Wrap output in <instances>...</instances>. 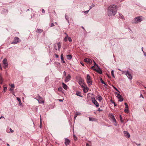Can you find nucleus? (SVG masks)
I'll use <instances>...</instances> for the list:
<instances>
[{
	"label": "nucleus",
	"mask_w": 146,
	"mask_h": 146,
	"mask_svg": "<svg viewBox=\"0 0 146 146\" xmlns=\"http://www.w3.org/2000/svg\"><path fill=\"white\" fill-rule=\"evenodd\" d=\"M117 6L115 5H111L108 8V14L109 16H114L116 13Z\"/></svg>",
	"instance_id": "obj_1"
},
{
	"label": "nucleus",
	"mask_w": 146,
	"mask_h": 146,
	"mask_svg": "<svg viewBox=\"0 0 146 146\" xmlns=\"http://www.w3.org/2000/svg\"><path fill=\"white\" fill-rule=\"evenodd\" d=\"M142 20V18L140 17H137L132 20V23H137Z\"/></svg>",
	"instance_id": "obj_2"
},
{
	"label": "nucleus",
	"mask_w": 146,
	"mask_h": 146,
	"mask_svg": "<svg viewBox=\"0 0 146 146\" xmlns=\"http://www.w3.org/2000/svg\"><path fill=\"white\" fill-rule=\"evenodd\" d=\"M38 101L39 104L43 103H44V101L43 100L42 98L40 96L39 94L38 95V96L35 98Z\"/></svg>",
	"instance_id": "obj_3"
},
{
	"label": "nucleus",
	"mask_w": 146,
	"mask_h": 146,
	"mask_svg": "<svg viewBox=\"0 0 146 146\" xmlns=\"http://www.w3.org/2000/svg\"><path fill=\"white\" fill-rule=\"evenodd\" d=\"M21 41L20 39L17 37H15L13 41L12 42V44H16Z\"/></svg>",
	"instance_id": "obj_4"
},
{
	"label": "nucleus",
	"mask_w": 146,
	"mask_h": 146,
	"mask_svg": "<svg viewBox=\"0 0 146 146\" xmlns=\"http://www.w3.org/2000/svg\"><path fill=\"white\" fill-rule=\"evenodd\" d=\"M78 83L82 87H84V86H86L84 84V80L81 78H80L78 81Z\"/></svg>",
	"instance_id": "obj_5"
},
{
	"label": "nucleus",
	"mask_w": 146,
	"mask_h": 146,
	"mask_svg": "<svg viewBox=\"0 0 146 146\" xmlns=\"http://www.w3.org/2000/svg\"><path fill=\"white\" fill-rule=\"evenodd\" d=\"M3 62L4 68H7L8 66V63L7 62V59L6 58L4 59L3 61Z\"/></svg>",
	"instance_id": "obj_6"
},
{
	"label": "nucleus",
	"mask_w": 146,
	"mask_h": 146,
	"mask_svg": "<svg viewBox=\"0 0 146 146\" xmlns=\"http://www.w3.org/2000/svg\"><path fill=\"white\" fill-rule=\"evenodd\" d=\"M116 94H117V97L119 99V101L121 102L123 101V98L117 92H116Z\"/></svg>",
	"instance_id": "obj_7"
},
{
	"label": "nucleus",
	"mask_w": 146,
	"mask_h": 146,
	"mask_svg": "<svg viewBox=\"0 0 146 146\" xmlns=\"http://www.w3.org/2000/svg\"><path fill=\"white\" fill-rule=\"evenodd\" d=\"M96 66H97V68H94V70L96 71L99 73L100 74H102V70L100 69V67H99L97 65H96Z\"/></svg>",
	"instance_id": "obj_8"
},
{
	"label": "nucleus",
	"mask_w": 146,
	"mask_h": 146,
	"mask_svg": "<svg viewBox=\"0 0 146 146\" xmlns=\"http://www.w3.org/2000/svg\"><path fill=\"white\" fill-rule=\"evenodd\" d=\"M125 75L127 76L129 79L130 80L132 79V77L128 70L127 71V72L125 73Z\"/></svg>",
	"instance_id": "obj_9"
},
{
	"label": "nucleus",
	"mask_w": 146,
	"mask_h": 146,
	"mask_svg": "<svg viewBox=\"0 0 146 146\" xmlns=\"http://www.w3.org/2000/svg\"><path fill=\"white\" fill-rule=\"evenodd\" d=\"M92 101L93 104L96 105V107H98L99 106V105L98 102L95 100L94 98H93L92 99Z\"/></svg>",
	"instance_id": "obj_10"
},
{
	"label": "nucleus",
	"mask_w": 146,
	"mask_h": 146,
	"mask_svg": "<svg viewBox=\"0 0 146 146\" xmlns=\"http://www.w3.org/2000/svg\"><path fill=\"white\" fill-rule=\"evenodd\" d=\"M71 78V76L70 74H68L67 76H66V78L65 79V82H68Z\"/></svg>",
	"instance_id": "obj_11"
},
{
	"label": "nucleus",
	"mask_w": 146,
	"mask_h": 146,
	"mask_svg": "<svg viewBox=\"0 0 146 146\" xmlns=\"http://www.w3.org/2000/svg\"><path fill=\"white\" fill-rule=\"evenodd\" d=\"M84 62L89 64H91L92 63V61L90 59L88 58H85L84 59Z\"/></svg>",
	"instance_id": "obj_12"
},
{
	"label": "nucleus",
	"mask_w": 146,
	"mask_h": 146,
	"mask_svg": "<svg viewBox=\"0 0 146 146\" xmlns=\"http://www.w3.org/2000/svg\"><path fill=\"white\" fill-rule=\"evenodd\" d=\"M64 143L66 146H67L69 144L70 142V140L67 138H66L65 139Z\"/></svg>",
	"instance_id": "obj_13"
},
{
	"label": "nucleus",
	"mask_w": 146,
	"mask_h": 146,
	"mask_svg": "<svg viewBox=\"0 0 146 146\" xmlns=\"http://www.w3.org/2000/svg\"><path fill=\"white\" fill-rule=\"evenodd\" d=\"M125 112L127 113L129 112L128 106L126 103H125Z\"/></svg>",
	"instance_id": "obj_14"
},
{
	"label": "nucleus",
	"mask_w": 146,
	"mask_h": 146,
	"mask_svg": "<svg viewBox=\"0 0 146 146\" xmlns=\"http://www.w3.org/2000/svg\"><path fill=\"white\" fill-rule=\"evenodd\" d=\"M123 133L125 137L127 138H129L130 137V135L129 133L127 132V131H124L123 132Z\"/></svg>",
	"instance_id": "obj_15"
},
{
	"label": "nucleus",
	"mask_w": 146,
	"mask_h": 146,
	"mask_svg": "<svg viewBox=\"0 0 146 146\" xmlns=\"http://www.w3.org/2000/svg\"><path fill=\"white\" fill-rule=\"evenodd\" d=\"M86 86H84V87H82L83 88V91L85 93L87 92L89 89V88Z\"/></svg>",
	"instance_id": "obj_16"
},
{
	"label": "nucleus",
	"mask_w": 146,
	"mask_h": 146,
	"mask_svg": "<svg viewBox=\"0 0 146 146\" xmlns=\"http://www.w3.org/2000/svg\"><path fill=\"white\" fill-rule=\"evenodd\" d=\"M86 82L89 86L92 85V80H86Z\"/></svg>",
	"instance_id": "obj_17"
},
{
	"label": "nucleus",
	"mask_w": 146,
	"mask_h": 146,
	"mask_svg": "<svg viewBox=\"0 0 146 146\" xmlns=\"http://www.w3.org/2000/svg\"><path fill=\"white\" fill-rule=\"evenodd\" d=\"M43 31L42 29H37L36 31V32L39 33H42Z\"/></svg>",
	"instance_id": "obj_18"
},
{
	"label": "nucleus",
	"mask_w": 146,
	"mask_h": 146,
	"mask_svg": "<svg viewBox=\"0 0 146 146\" xmlns=\"http://www.w3.org/2000/svg\"><path fill=\"white\" fill-rule=\"evenodd\" d=\"M64 34H65L66 35V36L64 38V40L66 42L68 40V36L67 34L65 33H64Z\"/></svg>",
	"instance_id": "obj_19"
},
{
	"label": "nucleus",
	"mask_w": 146,
	"mask_h": 146,
	"mask_svg": "<svg viewBox=\"0 0 146 146\" xmlns=\"http://www.w3.org/2000/svg\"><path fill=\"white\" fill-rule=\"evenodd\" d=\"M62 86L64 89L66 90L67 89V86L64 82H62Z\"/></svg>",
	"instance_id": "obj_20"
},
{
	"label": "nucleus",
	"mask_w": 146,
	"mask_h": 146,
	"mask_svg": "<svg viewBox=\"0 0 146 146\" xmlns=\"http://www.w3.org/2000/svg\"><path fill=\"white\" fill-rule=\"evenodd\" d=\"M3 79L0 73V84H2L3 83Z\"/></svg>",
	"instance_id": "obj_21"
},
{
	"label": "nucleus",
	"mask_w": 146,
	"mask_h": 146,
	"mask_svg": "<svg viewBox=\"0 0 146 146\" xmlns=\"http://www.w3.org/2000/svg\"><path fill=\"white\" fill-rule=\"evenodd\" d=\"M76 94L77 96H79L80 97H82V95H81V92H77L76 93Z\"/></svg>",
	"instance_id": "obj_22"
},
{
	"label": "nucleus",
	"mask_w": 146,
	"mask_h": 146,
	"mask_svg": "<svg viewBox=\"0 0 146 146\" xmlns=\"http://www.w3.org/2000/svg\"><path fill=\"white\" fill-rule=\"evenodd\" d=\"M97 97L98 98V100L99 101H101L102 100V98L101 96H100V95H98L97 96Z\"/></svg>",
	"instance_id": "obj_23"
},
{
	"label": "nucleus",
	"mask_w": 146,
	"mask_h": 146,
	"mask_svg": "<svg viewBox=\"0 0 146 146\" xmlns=\"http://www.w3.org/2000/svg\"><path fill=\"white\" fill-rule=\"evenodd\" d=\"M67 58L68 59L70 60L72 58V56L70 55H68L67 56Z\"/></svg>",
	"instance_id": "obj_24"
},
{
	"label": "nucleus",
	"mask_w": 146,
	"mask_h": 146,
	"mask_svg": "<svg viewBox=\"0 0 146 146\" xmlns=\"http://www.w3.org/2000/svg\"><path fill=\"white\" fill-rule=\"evenodd\" d=\"M86 80H91V78L89 74H88L87 75Z\"/></svg>",
	"instance_id": "obj_25"
},
{
	"label": "nucleus",
	"mask_w": 146,
	"mask_h": 146,
	"mask_svg": "<svg viewBox=\"0 0 146 146\" xmlns=\"http://www.w3.org/2000/svg\"><path fill=\"white\" fill-rule=\"evenodd\" d=\"M73 137L74 140L75 141H76L77 140V137L76 136V135L74 134L73 135Z\"/></svg>",
	"instance_id": "obj_26"
},
{
	"label": "nucleus",
	"mask_w": 146,
	"mask_h": 146,
	"mask_svg": "<svg viewBox=\"0 0 146 146\" xmlns=\"http://www.w3.org/2000/svg\"><path fill=\"white\" fill-rule=\"evenodd\" d=\"M63 90V89L61 87H59L58 88V90L60 92H62Z\"/></svg>",
	"instance_id": "obj_27"
},
{
	"label": "nucleus",
	"mask_w": 146,
	"mask_h": 146,
	"mask_svg": "<svg viewBox=\"0 0 146 146\" xmlns=\"http://www.w3.org/2000/svg\"><path fill=\"white\" fill-rule=\"evenodd\" d=\"M89 119L90 121H94L95 120V119L94 118H93V117H89Z\"/></svg>",
	"instance_id": "obj_28"
},
{
	"label": "nucleus",
	"mask_w": 146,
	"mask_h": 146,
	"mask_svg": "<svg viewBox=\"0 0 146 146\" xmlns=\"http://www.w3.org/2000/svg\"><path fill=\"white\" fill-rule=\"evenodd\" d=\"M119 17L121 19H123V15H122L121 14H119Z\"/></svg>",
	"instance_id": "obj_29"
},
{
	"label": "nucleus",
	"mask_w": 146,
	"mask_h": 146,
	"mask_svg": "<svg viewBox=\"0 0 146 146\" xmlns=\"http://www.w3.org/2000/svg\"><path fill=\"white\" fill-rule=\"evenodd\" d=\"M111 74L113 78H115V76L114 74V71L113 70H112L111 71Z\"/></svg>",
	"instance_id": "obj_30"
},
{
	"label": "nucleus",
	"mask_w": 146,
	"mask_h": 146,
	"mask_svg": "<svg viewBox=\"0 0 146 146\" xmlns=\"http://www.w3.org/2000/svg\"><path fill=\"white\" fill-rule=\"evenodd\" d=\"M61 60H63V56L62 54H61Z\"/></svg>",
	"instance_id": "obj_31"
},
{
	"label": "nucleus",
	"mask_w": 146,
	"mask_h": 146,
	"mask_svg": "<svg viewBox=\"0 0 146 146\" xmlns=\"http://www.w3.org/2000/svg\"><path fill=\"white\" fill-rule=\"evenodd\" d=\"M101 82L102 83V84H104L105 85H106V86H107V84H106L105 82L104 81H103V80H102V81H101Z\"/></svg>",
	"instance_id": "obj_32"
},
{
	"label": "nucleus",
	"mask_w": 146,
	"mask_h": 146,
	"mask_svg": "<svg viewBox=\"0 0 146 146\" xmlns=\"http://www.w3.org/2000/svg\"><path fill=\"white\" fill-rule=\"evenodd\" d=\"M17 99L19 101V103H21V100L19 98L17 97Z\"/></svg>",
	"instance_id": "obj_33"
},
{
	"label": "nucleus",
	"mask_w": 146,
	"mask_h": 146,
	"mask_svg": "<svg viewBox=\"0 0 146 146\" xmlns=\"http://www.w3.org/2000/svg\"><path fill=\"white\" fill-rule=\"evenodd\" d=\"M68 40L69 42H71L72 41V40L70 37H68Z\"/></svg>",
	"instance_id": "obj_34"
},
{
	"label": "nucleus",
	"mask_w": 146,
	"mask_h": 146,
	"mask_svg": "<svg viewBox=\"0 0 146 146\" xmlns=\"http://www.w3.org/2000/svg\"><path fill=\"white\" fill-rule=\"evenodd\" d=\"M75 115H76V116H77L78 115H81V113H80V112H77Z\"/></svg>",
	"instance_id": "obj_35"
},
{
	"label": "nucleus",
	"mask_w": 146,
	"mask_h": 146,
	"mask_svg": "<svg viewBox=\"0 0 146 146\" xmlns=\"http://www.w3.org/2000/svg\"><path fill=\"white\" fill-rule=\"evenodd\" d=\"M11 88H14L15 87V85L14 84H11Z\"/></svg>",
	"instance_id": "obj_36"
},
{
	"label": "nucleus",
	"mask_w": 146,
	"mask_h": 146,
	"mask_svg": "<svg viewBox=\"0 0 146 146\" xmlns=\"http://www.w3.org/2000/svg\"><path fill=\"white\" fill-rule=\"evenodd\" d=\"M7 90V87H4V90H4V92H5Z\"/></svg>",
	"instance_id": "obj_37"
},
{
	"label": "nucleus",
	"mask_w": 146,
	"mask_h": 146,
	"mask_svg": "<svg viewBox=\"0 0 146 146\" xmlns=\"http://www.w3.org/2000/svg\"><path fill=\"white\" fill-rule=\"evenodd\" d=\"M112 120L115 123H116V120L115 119V118H113V119H112Z\"/></svg>",
	"instance_id": "obj_38"
},
{
	"label": "nucleus",
	"mask_w": 146,
	"mask_h": 146,
	"mask_svg": "<svg viewBox=\"0 0 146 146\" xmlns=\"http://www.w3.org/2000/svg\"><path fill=\"white\" fill-rule=\"evenodd\" d=\"M54 26V24L53 23H51L50 24V27H52Z\"/></svg>",
	"instance_id": "obj_39"
},
{
	"label": "nucleus",
	"mask_w": 146,
	"mask_h": 146,
	"mask_svg": "<svg viewBox=\"0 0 146 146\" xmlns=\"http://www.w3.org/2000/svg\"><path fill=\"white\" fill-rule=\"evenodd\" d=\"M121 72H122V74H125V73H126V72H127V71H123V70H122L121 71Z\"/></svg>",
	"instance_id": "obj_40"
},
{
	"label": "nucleus",
	"mask_w": 146,
	"mask_h": 146,
	"mask_svg": "<svg viewBox=\"0 0 146 146\" xmlns=\"http://www.w3.org/2000/svg\"><path fill=\"white\" fill-rule=\"evenodd\" d=\"M119 117H120V120L122 122V117H121V115H119Z\"/></svg>",
	"instance_id": "obj_41"
},
{
	"label": "nucleus",
	"mask_w": 146,
	"mask_h": 146,
	"mask_svg": "<svg viewBox=\"0 0 146 146\" xmlns=\"http://www.w3.org/2000/svg\"><path fill=\"white\" fill-rule=\"evenodd\" d=\"M41 10L42 13H45V11L43 9H41Z\"/></svg>",
	"instance_id": "obj_42"
},
{
	"label": "nucleus",
	"mask_w": 146,
	"mask_h": 146,
	"mask_svg": "<svg viewBox=\"0 0 146 146\" xmlns=\"http://www.w3.org/2000/svg\"><path fill=\"white\" fill-rule=\"evenodd\" d=\"M56 63L58 66H59L60 67V63L57 62Z\"/></svg>",
	"instance_id": "obj_43"
},
{
	"label": "nucleus",
	"mask_w": 146,
	"mask_h": 146,
	"mask_svg": "<svg viewBox=\"0 0 146 146\" xmlns=\"http://www.w3.org/2000/svg\"><path fill=\"white\" fill-rule=\"evenodd\" d=\"M63 74H64V75L65 76H66V72H65V71H64L63 72Z\"/></svg>",
	"instance_id": "obj_44"
},
{
	"label": "nucleus",
	"mask_w": 146,
	"mask_h": 146,
	"mask_svg": "<svg viewBox=\"0 0 146 146\" xmlns=\"http://www.w3.org/2000/svg\"><path fill=\"white\" fill-rule=\"evenodd\" d=\"M54 55H55L56 57V58H58L59 57V56L56 54H55Z\"/></svg>",
	"instance_id": "obj_45"
},
{
	"label": "nucleus",
	"mask_w": 146,
	"mask_h": 146,
	"mask_svg": "<svg viewBox=\"0 0 146 146\" xmlns=\"http://www.w3.org/2000/svg\"><path fill=\"white\" fill-rule=\"evenodd\" d=\"M111 119H113V118H114V116L112 114H111Z\"/></svg>",
	"instance_id": "obj_46"
},
{
	"label": "nucleus",
	"mask_w": 146,
	"mask_h": 146,
	"mask_svg": "<svg viewBox=\"0 0 146 146\" xmlns=\"http://www.w3.org/2000/svg\"><path fill=\"white\" fill-rule=\"evenodd\" d=\"M114 88L115 90H116L117 91H118V92H119V91H118V89L115 87H114Z\"/></svg>",
	"instance_id": "obj_47"
},
{
	"label": "nucleus",
	"mask_w": 146,
	"mask_h": 146,
	"mask_svg": "<svg viewBox=\"0 0 146 146\" xmlns=\"http://www.w3.org/2000/svg\"><path fill=\"white\" fill-rule=\"evenodd\" d=\"M9 130H10V132H12V133L14 131L13 130H12L11 128H10L9 129Z\"/></svg>",
	"instance_id": "obj_48"
},
{
	"label": "nucleus",
	"mask_w": 146,
	"mask_h": 146,
	"mask_svg": "<svg viewBox=\"0 0 146 146\" xmlns=\"http://www.w3.org/2000/svg\"><path fill=\"white\" fill-rule=\"evenodd\" d=\"M98 111H102V110H101L100 109V108H99L98 109Z\"/></svg>",
	"instance_id": "obj_49"
},
{
	"label": "nucleus",
	"mask_w": 146,
	"mask_h": 146,
	"mask_svg": "<svg viewBox=\"0 0 146 146\" xmlns=\"http://www.w3.org/2000/svg\"><path fill=\"white\" fill-rule=\"evenodd\" d=\"M88 12H89V10L86 11H84V13L86 14H87L88 13Z\"/></svg>",
	"instance_id": "obj_50"
},
{
	"label": "nucleus",
	"mask_w": 146,
	"mask_h": 146,
	"mask_svg": "<svg viewBox=\"0 0 146 146\" xmlns=\"http://www.w3.org/2000/svg\"><path fill=\"white\" fill-rule=\"evenodd\" d=\"M14 90V88H11L10 89H9V90L10 91H13V90Z\"/></svg>",
	"instance_id": "obj_51"
},
{
	"label": "nucleus",
	"mask_w": 146,
	"mask_h": 146,
	"mask_svg": "<svg viewBox=\"0 0 146 146\" xmlns=\"http://www.w3.org/2000/svg\"><path fill=\"white\" fill-rule=\"evenodd\" d=\"M58 100L60 102H62L63 100L58 99Z\"/></svg>",
	"instance_id": "obj_52"
},
{
	"label": "nucleus",
	"mask_w": 146,
	"mask_h": 146,
	"mask_svg": "<svg viewBox=\"0 0 146 146\" xmlns=\"http://www.w3.org/2000/svg\"><path fill=\"white\" fill-rule=\"evenodd\" d=\"M77 117V116H76V115H75L74 117V118L75 119H76V118Z\"/></svg>",
	"instance_id": "obj_53"
},
{
	"label": "nucleus",
	"mask_w": 146,
	"mask_h": 146,
	"mask_svg": "<svg viewBox=\"0 0 146 146\" xmlns=\"http://www.w3.org/2000/svg\"><path fill=\"white\" fill-rule=\"evenodd\" d=\"M136 144L138 146H140V145H141L140 143H139V144H137V143H136Z\"/></svg>",
	"instance_id": "obj_54"
},
{
	"label": "nucleus",
	"mask_w": 146,
	"mask_h": 146,
	"mask_svg": "<svg viewBox=\"0 0 146 146\" xmlns=\"http://www.w3.org/2000/svg\"><path fill=\"white\" fill-rule=\"evenodd\" d=\"M86 146H90L89 145V144L88 143H87L86 144Z\"/></svg>",
	"instance_id": "obj_55"
},
{
	"label": "nucleus",
	"mask_w": 146,
	"mask_h": 146,
	"mask_svg": "<svg viewBox=\"0 0 146 146\" xmlns=\"http://www.w3.org/2000/svg\"><path fill=\"white\" fill-rule=\"evenodd\" d=\"M58 46H60V42H58Z\"/></svg>",
	"instance_id": "obj_56"
},
{
	"label": "nucleus",
	"mask_w": 146,
	"mask_h": 146,
	"mask_svg": "<svg viewBox=\"0 0 146 146\" xmlns=\"http://www.w3.org/2000/svg\"><path fill=\"white\" fill-rule=\"evenodd\" d=\"M140 97H142L143 98V96L142 95V94H141Z\"/></svg>",
	"instance_id": "obj_57"
},
{
	"label": "nucleus",
	"mask_w": 146,
	"mask_h": 146,
	"mask_svg": "<svg viewBox=\"0 0 146 146\" xmlns=\"http://www.w3.org/2000/svg\"><path fill=\"white\" fill-rule=\"evenodd\" d=\"M66 17L67 16H66V15L65 16V18H66V20H68V19H67V17Z\"/></svg>",
	"instance_id": "obj_58"
},
{
	"label": "nucleus",
	"mask_w": 146,
	"mask_h": 146,
	"mask_svg": "<svg viewBox=\"0 0 146 146\" xmlns=\"http://www.w3.org/2000/svg\"><path fill=\"white\" fill-rule=\"evenodd\" d=\"M60 46H58V50H59L60 48Z\"/></svg>",
	"instance_id": "obj_59"
},
{
	"label": "nucleus",
	"mask_w": 146,
	"mask_h": 146,
	"mask_svg": "<svg viewBox=\"0 0 146 146\" xmlns=\"http://www.w3.org/2000/svg\"><path fill=\"white\" fill-rule=\"evenodd\" d=\"M144 55L145 56H146V52H144Z\"/></svg>",
	"instance_id": "obj_60"
},
{
	"label": "nucleus",
	"mask_w": 146,
	"mask_h": 146,
	"mask_svg": "<svg viewBox=\"0 0 146 146\" xmlns=\"http://www.w3.org/2000/svg\"><path fill=\"white\" fill-rule=\"evenodd\" d=\"M114 104V106H116L117 105L116 104H115V103Z\"/></svg>",
	"instance_id": "obj_61"
},
{
	"label": "nucleus",
	"mask_w": 146,
	"mask_h": 146,
	"mask_svg": "<svg viewBox=\"0 0 146 146\" xmlns=\"http://www.w3.org/2000/svg\"><path fill=\"white\" fill-rule=\"evenodd\" d=\"M81 64L83 66H84V64L82 63L81 62Z\"/></svg>",
	"instance_id": "obj_62"
},
{
	"label": "nucleus",
	"mask_w": 146,
	"mask_h": 146,
	"mask_svg": "<svg viewBox=\"0 0 146 146\" xmlns=\"http://www.w3.org/2000/svg\"><path fill=\"white\" fill-rule=\"evenodd\" d=\"M82 28L84 30H85V29H84V27H82Z\"/></svg>",
	"instance_id": "obj_63"
},
{
	"label": "nucleus",
	"mask_w": 146,
	"mask_h": 146,
	"mask_svg": "<svg viewBox=\"0 0 146 146\" xmlns=\"http://www.w3.org/2000/svg\"><path fill=\"white\" fill-rule=\"evenodd\" d=\"M111 103L113 104H114L115 103L113 101H112V102H111Z\"/></svg>",
	"instance_id": "obj_64"
}]
</instances>
